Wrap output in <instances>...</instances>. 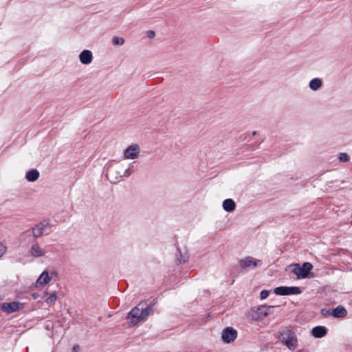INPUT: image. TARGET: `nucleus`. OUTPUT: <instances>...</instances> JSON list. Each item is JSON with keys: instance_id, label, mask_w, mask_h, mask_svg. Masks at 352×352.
Returning <instances> with one entry per match:
<instances>
[{"instance_id": "obj_21", "label": "nucleus", "mask_w": 352, "mask_h": 352, "mask_svg": "<svg viewBox=\"0 0 352 352\" xmlns=\"http://www.w3.org/2000/svg\"><path fill=\"white\" fill-rule=\"evenodd\" d=\"M56 300H57V295L56 294V292H54L50 295V296H48L46 298L45 302L47 304L51 305V304L54 303L56 301Z\"/></svg>"}, {"instance_id": "obj_35", "label": "nucleus", "mask_w": 352, "mask_h": 352, "mask_svg": "<svg viewBox=\"0 0 352 352\" xmlns=\"http://www.w3.org/2000/svg\"><path fill=\"white\" fill-rule=\"evenodd\" d=\"M297 352H304V351H302V350H299Z\"/></svg>"}, {"instance_id": "obj_7", "label": "nucleus", "mask_w": 352, "mask_h": 352, "mask_svg": "<svg viewBox=\"0 0 352 352\" xmlns=\"http://www.w3.org/2000/svg\"><path fill=\"white\" fill-rule=\"evenodd\" d=\"M262 261L252 256H247L239 261L241 270H250L261 264Z\"/></svg>"}, {"instance_id": "obj_12", "label": "nucleus", "mask_w": 352, "mask_h": 352, "mask_svg": "<svg viewBox=\"0 0 352 352\" xmlns=\"http://www.w3.org/2000/svg\"><path fill=\"white\" fill-rule=\"evenodd\" d=\"M79 60L82 64H90L93 60L92 52L89 50H84L79 54Z\"/></svg>"}, {"instance_id": "obj_10", "label": "nucleus", "mask_w": 352, "mask_h": 352, "mask_svg": "<svg viewBox=\"0 0 352 352\" xmlns=\"http://www.w3.org/2000/svg\"><path fill=\"white\" fill-rule=\"evenodd\" d=\"M313 265L309 262H305L302 266L299 265V270L298 274V279H304L309 277L310 271L312 270Z\"/></svg>"}, {"instance_id": "obj_34", "label": "nucleus", "mask_w": 352, "mask_h": 352, "mask_svg": "<svg viewBox=\"0 0 352 352\" xmlns=\"http://www.w3.org/2000/svg\"><path fill=\"white\" fill-rule=\"evenodd\" d=\"M233 273H234L233 271L231 272V273H230V275L232 276H233Z\"/></svg>"}, {"instance_id": "obj_24", "label": "nucleus", "mask_w": 352, "mask_h": 352, "mask_svg": "<svg viewBox=\"0 0 352 352\" xmlns=\"http://www.w3.org/2000/svg\"><path fill=\"white\" fill-rule=\"evenodd\" d=\"M331 311L330 309L323 308L320 310V314L324 317H327L331 315Z\"/></svg>"}, {"instance_id": "obj_8", "label": "nucleus", "mask_w": 352, "mask_h": 352, "mask_svg": "<svg viewBox=\"0 0 352 352\" xmlns=\"http://www.w3.org/2000/svg\"><path fill=\"white\" fill-rule=\"evenodd\" d=\"M237 337V331L233 327H228L221 333L222 340L227 344L234 342Z\"/></svg>"}, {"instance_id": "obj_27", "label": "nucleus", "mask_w": 352, "mask_h": 352, "mask_svg": "<svg viewBox=\"0 0 352 352\" xmlns=\"http://www.w3.org/2000/svg\"><path fill=\"white\" fill-rule=\"evenodd\" d=\"M294 267L292 270V272L295 274L297 276L298 274V270H299V264H295Z\"/></svg>"}, {"instance_id": "obj_22", "label": "nucleus", "mask_w": 352, "mask_h": 352, "mask_svg": "<svg viewBox=\"0 0 352 352\" xmlns=\"http://www.w3.org/2000/svg\"><path fill=\"white\" fill-rule=\"evenodd\" d=\"M338 159L340 162L344 163V162H349V160H350V157H349V155L347 153H340L338 155Z\"/></svg>"}, {"instance_id": "obj_30", "label": "nucleus", "mask_w": 352, "mask_h": 352, "mask_svg": "<svg viewBox=\"0 0 352 352\" xmlns=\"http://www.w3.org/2000/svg\"><path fill=\"white\" fill-rule=\"evenodd\" d=\"M32 297L34 299H36L38 297V294L37 293H34L32 294Z\"/></svg>"}, {"instance_id": "obj_17", "label": "nucleus", "mask_w": 352, "mask_h": 352, "mask_svg": "<svg viewBox=\"0 0 352 352\" xmlns=\"http://www.w3.org/2000/svg\"><path fill=\"white\" fill-rule=\"evenodd\" d=\"M223 208L226 212H232L236 208V204L232 199H226L223 201Z\"/></svg>"}, {"instance_id": "obj_23", "label": "nucleus", "mask_w": 352, "mask_h": 352, "mask_svg": "<svg viewBox=\"0 0 352 352\" xmlns=\"http://www.w3.org/2000/svg\"><path fill=\"white\" fill-rule=\"evenodd\" d=\"M112 43L114 45H122L124 43V39L118 36H113Z\"/></svg>"}, {"instance_id": "obj_29", "label": "nucleus", "mask_w": 352, "mask_h": 352, "mask_svg": "<svg viewBox=\"0 0 352 352\" xmlns=\"http://www.w3.org/2000/svg\"><path fill=\"white\" fill-rule=\"evenodd\" d=\"M79 346L78 345H74L72 348L73 352H78L79 351Z\"/></svg>"}, {"instance_id": "obj_26", "label": "nucleus", "mask_w": 352, "mask_h": 352, "mask_svg": "<svg viewBox=\"0 0 352 352\" xmlns=\"http://www.w3.org/2000/svg\"><path fill=\"white\" fill-rule=\"evenodd\" d=\"M6 247L1 243H0V258L6 252Z\"/></svg>"}, {"instance_id": "obj_9", "label": "nucleus", "mask_w": 352, "mask_h": 352, "mask_svg": "<svg viewBox=\"0 0 352 352\" xmlns=\"http://www.w3.org/2000/svg\"><path fill=\"white\" fill-rule=\"evenodd\" d=\"M140 153V147L138 144L129 146L124 153L125 159L134 160L138 157Z\"/></svg>"}, {"instance_id": "obj_32", "label": "nucleus", "mask_w": 352, "mask_h": 352, "mask_svg": "<svg viewBox=\"0 0 352 352\" xmlns=\"http://www.w3.org/2000/svg\"><path fill=\"white\" fill-rule=\"evenodd\" d=\"M134 163H135V162H132V163H131V164H129V167H130V168H131V167H132V166H133Z\"/></svg>"}, {"instance_id": "obj_1", "label": "nucleus", "mask_w": 352, "mask_h": 352, "mask_svg": "<svg viewBox=\"0 0 352 352\" xmlns=\"http://www.w3.org/2000/svg\"><path fill=\"white\" fill-rule=\"evenodd\" d=\"M155 304V300L147 299L141 301L133 307L127 315V319L131 326H135L142 321L147 319L148 316L153 311V307Z\"/></svg>"}, {"instance_id": "obj_2", "label": "nucleus", "mask_w": 352, "mask_h": 352, "mask_svg": "<svg viewBox=\"0 0 352 352\" xmlns=\"http://www.w3.org/2000/svg\"><path fill=\"white\" fill-rule=\"evenodd\" d=\"M278 338L289 349L293 350L298 346V339L295 333L288 329L279 331Z\"/></svg>"}, {"instance_id": "obj_33", "label": "nucleus", "mask_w": 352, "mask_h": 352, "mask_svg": "<svg viewBox=\"0 0 352 352\" xmlns=\"http://www.w3.org/2000/svg\"><path fill=\"white\" fill-rule=\"evenodd\" d=\"M256 131H254V132L252 133V135H256Z\"/></svg>"}, {"instance_id": "obj_3", "label": "nucleus", "mask_w": 352, "mask_h": 352, "mask_svg": "<svg viewBox=\"0 0 352 352\" xmlns=\"http://www.w3.org/2000/svg\"><path fill=\"white\" fill-rule=\"evenodd\" d=\"M272 305H261L258 307H252L248 315L249 318L252 320H258L262 317H266L272 313V310L274 308Z\"/></svg>"}, {"instance_id": "obj_6", "label": "nucleus", "mask_w": 352, "mask_h": 352, "mask_svg": "<svg viewBox=\"0 0 352 352\" xmlns=\"http://www.w3.org/2000/svg\"><path fill=\"white\" fill-rule=\"evenodd\" d=\"M25 304L19 301H12L10 302H3L1 304V309L8 314H10L23 309Z\"/></svg>"}, {"instance_id": "obj_31", "label": "nucleus", "mask_w": 352, "mask_h": 352, "mask_svg": "<svg viewBox=\"0 0 352 352\" xmlns=\"http://www.w3.org/2000/svg\"><path fill=\"white\" fill-rule=\"evenodd\" d=\"M120 175H122V174H121V173L118 172V171H116V172H115V177H116V176H118V177H119V176H120Z\"/></svg>"}, {"instance_id": "obj_5", "label": "nucleus", "mask_w": 352, "mask_h": 352, "mask_svg": "<svg viewBox=\"0 0 352 352\" xmlns=\"http://www.w3.org/2000/svg\"><path fill=\"white\" fill-rule=\"evenodd\" d=\"M274 292L278 296L298 295L302 293V289L297 286H279L274 289Z\"/></svg>"}, {"instance_id": "obj_14", "label": "nucleus", "mask_w": 352, "mask_h": 352, "mask_svg": "<svg viewBox=\"0 0 352 352\" xmlns=\"http://www.w3.org/2000/svg\"><path fill=\"white\" fill-rule=\"evenodd\" d=\"M327 333V329L324 326H316L311 330V335L316 338H322Z\"/></svg>"}, {"instance_id": "obj_4", "label": "nucleus", "mask_w": 352, "mask_h": 352, "mask_svg": "<svg viewBox=\"0 0 352 352\" xmlns=\"http://www.w3.org/2000/svg\"><path fill=\"white\" fill-rule=\"evenodd\" d=\"M52 225L50 223V220L45 219L38 223H37L34 227H33L29 232H31L33 236L36 239L40 237L43 234H48L50 231L47 232V229L50 228ZM26 232H28L27 231Z\"/></svg>"}, {"instance_id": "obj_11", "label": "nucleus", "mask_w": 352, "mask_h": 352, "mask_svg": "<svg viewBox=\"0 0 352 352\" xmlns=\"http://www.w3.org/2000/svg\"><path fill=\"white\" fill-rule=\"evenodd\" d=\"M175 257L178 265L186 264L189 261L190 255L187 250L182 252L179 248H177L175 252Z\"/></svg>"}, {"instance_id": "obj_28", "label": "nucleus", "mask_w": 352, "mask_h": 352, "mask_svg": "<svg viewBox=\"0 0 352 352\" xmlns=\"http://www.w3.org/2000/svg\"><path fill=\"white\" fill-rule=\"evenodd\" d=\"M146 35L148 38H153L155 36V32L152 30H149L146 32Z\"/></svg>"}, {"instance_id": "obj_18", "label": "nucleus", "mask_w": 352, "mask_h": 352, "mask_svg": "<svg viewBox=\"0 0 352 352\" xmlns=\"http://www.w3.org/2000/svg\"><path fill=\"white\" fill-rule=\"evenodd\" d=\"M40 173L36 169H30L26 173L25 179L31 182L36 181L39 177Z\"/></svg>"}, {"instance_id": "obj_19", "label": "nucleus", "mask_w": 352, "mask_h": 352, "mask_svg": "<svg viewBox=\"0 0 352 352\" xmlns=\"http://www.w3.org/2000/svg\"><path fill=\"white\" fill-rule=\"evenodd\" d=\"M322 85V81L319 78H314L309 83V88L313 91L318 90Z\"/></svg>"}, {"instance_id": "obj_13", "label": "nucleus", "mask_w": 352, "mask_h": 352, "mask_svg": "<svg viewBox=\"0 0 352 352\" xmlns=\"http://www.w3.org/2000/svg\"><path fill=\"white\" fill-rule=\"evenodd\" d=\"M52 276H50L47 271H43L36 280V283L41 285H45L47 284L53 276H57L56 272H51Z\"/></svg>"}, {"instance_id": "obj_20", "label": "nucleus", "mask_w": 352, "mask_h": 352, "mask_svg": "<svg viewBox=\"0 0 352 352\" xmlns=\"http://www.w3.org/2000/svg\"><path fill=\"white\" fill-rule=\"evenodd\" d=\"M131 175V171L130 170V167H129L127 169L124 170V172L122 173V175H120V176L116 177V181H110L111 183H116L119 179H122L123 177H128Z\"/></svg>"}, {"instance_id": "obj_16", "label": "nucleus", "mask_w": 352, "mask_h": 352, "mask_svg": "<svg viewBox=\"0 0 352 352\" xmlns=\"http://www.w3.org/2000/svg\"><path fill=\"white\" fill-rule=\"evenodd\" d=\"M30 254L31 256L37 258L44 256L45 252L40 248L38 243L37 242H35L32 244V247L30 248Z\"/></svg>"}, {"instance_id": "obj_15", "label": "nucleus", "mask_w": 352, "mask_h": 352, "mask_svg": "<svg viewBox=\"0 0 352 352\" xmlns=\"http://www.w3.org/2000/svg\"><path fill=\"white\" fill-rule=\"evenodd\" d=\"M331 315L336 318H343L347 316V311L342 305H338L332 309Z\"/></svg>"}, {"instance_id": "obj_25", "label": "nucleus", "mask_w": 352, "mask_h": 352, "mask_svg": "<svg viewBox=\"0 0 352 352\" xmlns=\"http://www.w3.org/2000/svg\"><path fill=\"white\" fill-rule=\"evenodd\" d=\"M270 294V291L267 289H263L260 293V298L261 300L266 299Z\"/></svg>"}]
</instances>
